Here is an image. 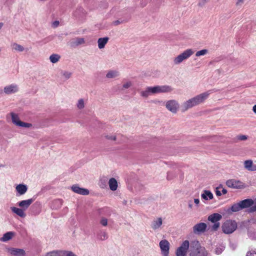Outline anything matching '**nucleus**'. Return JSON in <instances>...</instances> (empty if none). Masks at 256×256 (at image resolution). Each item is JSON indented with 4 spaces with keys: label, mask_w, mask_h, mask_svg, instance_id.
Masks as SVG:
<instances>
[{
    "label": "nucleus",
    "mask_w": 256,
    "mask_h": 256,
    "mask_svg": "<svg viewBox=\"0 0 256 256\" xmlns=\"http://www.w3.org/2000/svg\"><path fill=\"white\" fill-rule=\"evenodd\" d=\"M190 256H207V253L205 248L200 246L198 242H194L192 244Z\"/></svg>",
    "instance_id": "obj_1"
},
{
    "label": "nucleus",
    "mask_w": 256,
    "mask_h": 256,
    "mask_svg": "<svg viewBox=\"0 0 256 256\" xmlns=\"http://www.w3.org/2000/svg\"><path fill=\"white\" fill-rule=\"evenodd\" d=\"M222 232L226 234L232 233L237 228V224L234 220H226L222 226Z\"/></svg>",
    "instance_id": "obj_2"
},
{
    "label": "nucleus",
    "mask_w": 256,
    "mask_h": 256,
    "mask_svg": "<svg viewBox=\"0 0 256 256\" xmlns=\"http://www.w3.org/2000/svg\"><path fill=\"white\" fill-rule=\"evenodd\" d=\"M194 53L192 49H187L182 54L178 55L174 59V62L175 64H178L184 60L188 58Z\"/></svg>",
    "instance_id": "obj_3"
},
{
    "label": "nucleus",
    "mask_w": 256,
    "mask_h": 256,
    "mask_svg": "<svg viewBox=\"0 0 256 256\" xmlns=\"http://www.w3.org/2000/svg\"><path fill=\"white\" fill-rule=\"evenodd\" d=\"M150 88L152 94L170 92L173 90L172 86L168 85L156 86L154 87L150 86Z\"/></svg>",
    "instance_id": "obj_4"
},
{
    "label": "nucleus",
    "mask_w": 256,
    "mask_h": 256,
    "mask_svg": "<svg viewBox=\"0 0 256 256\" xmlns=\"http://www.w3.org/2000/svg\"><path fill=\"white\" fill-rule=\"evenodd\" d=\"M212 93V90H210L207 92L200 94L192 98L196 106L203 103L208 97Z\"/></svg>",
    "instance_id": "obj_5"
},
{
    "label": "nucleus",
    "mask_w": 256,
    "mask_h": 256,
    "mask_svg": "<svg viewBox=\"0 0 256 256\" xmlns=\"http://www.w3.org/2000/svg\"><path fill=\"white\" fill-rule=\"evenodd\" d=\"M46 256H76V255L70 251L56 250L47 252Z\"/></svg>",
    "instance_id": "obj_6"
},
{
    "label": "nucleus",
    "mask_w": 256,
    "mask_h": 256,
    "mask_svg": "<svg viewBox=\"0 0 256 256\" xmlns=\"http://www.w3.org/2000/svg\"><path fill=\"white\" fill-rule=\"evenodd\" d=\"M190 243L187 240H184L176 251V256H185L189 248Z\"/></svg>",
    "instance_id": "obj_7"
},
{
    "label": "nucleus",
    "mask_w": 256,
    "mask_h": 256,
    "mask_svg": "<svg viewBox=\"0 0 256 256\" xmlns=\"http://www.w3.org/2000/svg\"><path fill=\"white\" fill-rule=\"evenodd\" d=\"M166 107L172 112L176 114L179 108V104L176 100H169L166 102Z\"/></svg>",
    "instance_id": "obj_8"
},
{
    "label": "nucleus",
    "mask_w": 256,
    "mask_h": 256,
    "mask_svg": "<svg viewBox=\"0 0 256 256\" xmlns=\"http://www.w3.org/2000/svg\"><path fill=\"white\" fill-rule=\"evenodd\" d=\"M226 184L228 187L232 188L239 189L244 188V184L242 182L234 179L228 180Z\"/></svg>",
    "instance_id": "obj_9"
},
{
    "label": "nucleus",
    "mask_w": 256,
    "mask_h": 256,
    "mask_svg": "<svg viewBox=\"0 0 256 256\" xmlns=\"http://www.w3.org/2000/svg\"><path fill=\"white\" fill-rule=\"evenodd\" d=\"M160 247L162 256H168L170 250L169 242L166 240H162L160 242Z\"/></svg>",
    "instance_id": "obj_10"
},
{
    "label": "nucleus",
    "mask_w": 256,
    "mask_h": 256,
    "mask_svg": "<svg viewBox=\"0 0 256 256\" xmlns=\"http://www.w3.org/2000/svg\"><path fill=\"white\" fill-rule=\"evenodd\" d=\"M8 252L12 256H25L26 252L23 249L16 248H9Z\"/></svg>",
    "instance_id": "obj_11"
},
{
    "label": "nucleus",
    "mask_w": 256,
    "mask_h": 256,
    "mask_svg": "<svg viewBox=\"0 0 256 256\" xmlns=\"http://www.w3.org/2000/svg\"><path fill=\"white\" fill-rule=\"evenodd\" d=\"M206 224L204 222L197 224L193 227V232L194 234L203 232L206 230Z\"/></svg>",
    "instance_id": "obj_12"
},
{
    "label": "nucleus",
    "mask_w": 256,
    "mask_h": 256,
    "mask_svg": "<svg viewBox=\"0 0 256 256\" xmlns=\"http://www.w3.org/2000/svg\"><path fill=\"white\" fill-rule=\"evenodd\" d=\"M224 138L221 136H213L212 137H207L205 138L206 140L203 142H212V143H220L224 142L223 140Z\"/></svg>",
    "instance_id": "obj_13"
},
{
    "label": "nucleus",
    "mask_w": 256,
    "mask_h": 256,
    "mask_svg": "<svg viewBox=\"0 0 256 256\" xmlns=\"http://www.w3.org/2000/svg\"><path fill=\"white\" fill-rule=\"evenodd\" d=\"M72 191L78 194L86 196L89 194L88 189L80 188L78 185L74 184L72 186Z\"/></svg>",
    "instance_id": "obj_14"
},
{
    "label": "nucleus",
    "mask_w": 256,
    "mask_h": 256,
    "mask_svg": "<svg viewBox=\"0 0 256 256\" xmlns=\"http://www.w3.org/2000/svg\"><path fill=\"white\" fill-rule=\"evenodd\" d=\"M195 106H196V104H195V102L192 98L184 102L182 106V110L186 111Z\"/></svg>",
    "instance_id": "obj_15"
},
{
    "label": "nucleus",
    "mask_w": 256,
    "mask_h": 256,
    "mask_svg": "<svg viewBox=\"0 0 256 256\" xmlns=\"http://www.w3.org/2000/svg\"><path fill=\"white\" fill-rule=\"evenodd\" d=\"M4 91L7 94H14L18 91V88L16 84H10L4 87Z\"/></svg>",
    "instance_id": "obj_16"
},
{
    "label": "nucleus",
    "mask_w": 256,
    "mask_h": 256,
    "mask_svg": "<svg viewBox=\"0 0 256 256\" xmlns=\"http://www.w3.org/2000/svg\"><path fill=\"white\" fill-rule=\"evenodd\" d=\"M33 201L34 200L32 198L26 200H23L18 202V204L20 207L22 208V209L25 210L32 204Z\"/></svg>",
    "instance_id": "obj_17"
},
{
    "label": "nucleus",
    "mask_w": 256,
    "mask_h": 256,
    "mask_svg": "<svg viewBox=\"0 0 256 256\" xmlns=\"http://www.w3.org/2000/svg\"><path fill=\"white\" fill-rule=\"evenodd\" d=\"M242 209L249 208L252 206L254 200L250 198L244 200L240 202Z\"/></svg>",
    "instance_id": "obj_18"
},
{
    "label": "nucleus",
    "mask_w": 256,
    "mask_h": 256,
    "mask_svg": "<svg viewBox=\"0 0 256 256\" xmlns=\"http://www.w3.org/2000/svg\"><path fill=\"white\" fill-rule=\"evenodd\" d=\"M222 218L221 214L218 213H214L208 216V220L212 222H218Z\"/></svg>",
    "instance_id": "obj_19"
},
{
    "label": "nucleus",
    "mask_w": 256,
    "mask_h": 256,
    "mask_svg": "<svg viewBox=\"0 0 256 256\" xmlns=\"http://www.w3.org/2000/svg\"><path fill=\"white\" fill-rule=\"evenodd\" d=\"M109 38L108 37L100 38L98 40V47L100 49L104 48L106 44L108 43Z\"/></svg>",
    "instance_id": "obj_20"
},
{
    "label": "nucleus",
    "mask_w": 256,
    "mask_h": 256,
    "mask_svg": "<svg viewBox=\"0 0 256 256\" xmlns=\"http://www.w3.org/2000/svg\"><path fill=\"white\" fill-rule=\"evenodd\" d=\"M12 211L16 214L18 216L21 218H24L26 216L24 210L22 208H19L16 207H11Z\"/></svg>",
    "instance_id": "obj_21"
},
{
    "label": "nucleus",
    "mask_w": 256,
    "mask_h": 256,
    "mask_svg": "<svg viewBox=\"0 0 256 256\" xmlns=\"http://www.w3.org/2000/svg\"><path fill=\"white\" fill-rule=\"evenodd\" d=\"M108 185L110 190L115 191L118 188L117 180L114 178H110L108 181Z\"/></svg>",
    "instance_id": "obj_22"
},
{
    "label": "nucleus",
    "mask_w": 256,
    "mask_h": 256,
    "mask_svg": "<svg viewBox=\"0 0 256 256\" xmlns=\"http://www.w3.org/2000/svg\"><path fill=\"white\" fill-rule=\"evenodd\" d=\"M28 188L24 184H20L18 185L16 187V191L20 194L22 195L24 194L27 191Z\"/></svg>",
    "instance_id": "obj_23"
},
{
    "label": "nucleus",
    "mask_w": 256,
    "mask_h": 256,
    "mask_svg": "<svg viewBox=\"0 0 256 256\" xmlns=\"http://www.w3.org/2000/svg\"><path fill=\"white\" fill-rule=\"evenodd\" d=\"M202 198L205 200H208V199H212L214 196L212 194L210 191L205 190L202 194Z\"/></svg>",
    "instance_id": "obj_24"
},
{
    "label": "nucleus",
    "mask_w": 256,
    "mask_h": 256,
    "mask_svg": "<svg viewBox=\"0 0 256 256\" xmlns=\"http://www.w3.org/2000/svg\"><path fill=\"white\" fill-rule=\"evenodd\" d=\"M119 72L117 70H109L106 74V78H113L118 76Z\"/></svg>",
    "instance_id": "obj_25"
},
{
    "label": "nucleus",
    "mask_w": 256,
    "mask_h": 256,
    "mask_svg": "<svg viewBox=\"0 0 256 256\" xmlns=\"http://www.w3.org/2000/svg\"><path fill=\"white\" fill-rule=\"evenodd\" d=\"M85 42L84 39L82 38H76L75 39L73 40V41L72 42V46H78V45L84 44Z\"/></svg>",
    "instance_id": "obj_26"
},
{
    "label": "nucleus",
    "mask_w": 256,
    "mask_h": 256,
    "mask_svg": "<svg viewBox=\"0 0 256 256\" xmlns=\"http://www.w3.org/2000/svg\"><path fill=\"white\" fill-rule=\"evenodd\" d=\"M13 236L14 232H8L4 234L0 240L2 242H6L12 239Z\"/></svg>",
    "instance_id": "obj_27"
},
{
    "label": "nucleus",
    "mask_w": 256,
    "mask_h": 256,
    "mask_svg": "<svg viewBox=\"0 0 256 256\" xmlns=\"http://www.w3.org/2000/svg\"><path fill=\"white\" fill-rule=\"evenodd\" d=\"M162 218H160L154 221L152 227L154 230H156L162 224Z\"/></svg>",
    "instance_id": "obj_28"
},
{
    "label": "nucleus",
    "mask_w": 256,
    "mask_h": 256,
    "mask_svg": "<svg viewBox=\"0 0 256 256\" xmlns=\"http://www.w3.org/2000/svg\"><path fill=\"white\" fill-rule=\"evenodd\" d=\"M60 58V56L58 54H52L50 56V61L54 64L57 62Z\"/></svg>",
    "instance_id": "obj_29"
},
{
    "label": "nucleus",
    "mask_w": 256,
    "mask_h": 256,
    "mask_svg": "<svg viewBox=\"0 0 256 256\" xmlns=\"http://www.w3.org/2000/svg\"><path fill=\"white\" fill-rule=\"evenodd\" d=\"M12 49L18 52H21L24 50V48L22 46L16 43H14L12 45Z\"/></svg>",
    "instance_id": "obj_30"
},
{
    "label": "nucleus",
    "mask_w": 256,
    "mask_h": 256,
    "mask_svg": "<svg viewBox=\"0 0 256 256\" xmlns=\"http://www.w3.org/2000/svg\"><path fill=\"white\" fill-rule=\"evenodd\" d=\"M132 86V82L130 80H124L122 82V90L128 89Z\"/></svg>",
    "instance_id": "obj_31"
},
{
    "label": "nucleus",
    "mask_w": 256,
    "mask_h": 256,
    "mask_svg": "<svg viewBox=\"0 0 256 256\" xmlns=\"http://www.w3.org/2000/svg\"><path fill=\"white\" fill-rule=\"evenodd\" d=\"M11 116L12 122L18 126V122H20L18 114L12 112Z\"/></svg>",
    "instance_id": "obj_32"
},
{
    "label": "nucleus",
    "mask_w": 256,
    "mask_h": 256,
    "mask_svg": "<svg viewBox=\"0 0 256 256\" xmlns=\"http://www.w3.org/2000/svg\"><path fill=\"white\" fill-rule=\"evenodd\" d=\"M252 161L251 160H246L244 162V168L248 170H253L252 168Z\"/></svg>",
    "instance_id": "obj_33"
},
{
    "label": "nucleus",
    "mask_w": 256,
    "mask_h": 256,
    "mask_svg": "<svg viewBox=\"0 0 256 256\" xmlns=\"http://www.w3.org/2000/svg\"><path fill=\"white\" fill-rule=\"evenodd\" d=\"M150 88V86L147 87L145 90L142 91L140 92V96L144 98L148 97L150 94H152Z\"/></svg>",
    "instance_id": "obj_34"
},
{
    "label": "nucleus",
    "mask_w": 256,
    "mask_h": 256,
    "mask_svg": "<svg viewBox=\"0 0 256 256\" xmlns=\"http://www.w3.org/2000/svg\"><path fill=\"white\" fill-rule=\"evenodd\" d=\"M242 210L240 205V202L234 204L231 206V210L233 212H238L239 210Z\"/></svg>",
    "instance_id": "obj_35"
},
{
    "label": "nucleus",
    "mask_w": 256,
    "mask_h": 256,
    "mask_svg": "<svg viewBox=\"0 0 256 256\" xmlns=\"http://www.w3.org/2000/svg\"><path fill=\"white\" fill-rule=\"evenodd\" d=\"M248 138V136H247L246 135H242V134L238 135L234 138V142H238V140H241V141L245 140H247Z\"/></svg>",
    "instance_id": "obj_36"
},
{
    "label": "nucleus",
    "mask_w": 256,
    "mask_h": 256,
    "mask_svg": "<svg viewBox=\"0 0 256 256\" xmlns=\"http://www.w3.org/2000/svg\"><path fill=\"white\" fill-rule=\"evenodd\" d=\"M208 53V50L204 49L199 51H198L196 54V56L198 57L202 56H204Z\"/></svg>",
    "instance_id": "obj_37"
},
{
    "label": "nucleus",
    "mask_w": 256,
    "mask_h": 256,
    "mask_svg": "<svg viewBox=\"0 0 256 256\" xmlns=\"http://www.w3.org/2000/svg\"><path fill=\"white\" fill-rule=\"evenodd\" d=\"M76 106L78 109H82L84 107V102L83 99L81 98L78 100Z\"/></svg>",
    "instance_id": "obj_38"
},
{
    "label": "nucleus",
    "mask_w": 256,
    "mask_h": 256,
    "mask_svg": "<svg viewBox=\"0 0 256 256\" xmlns=\"http://www.w3.org/2000/svg\"><path fill=\"white\" fill-rule=\"evenodd\" d=\"M18 126L24 128H30L32 126L31 124L24 122H20L18 123Z\"/></svg>",
    "instance_id": "obj_39"
},
{
    "label": "nucleus",
    "mask_w": 256,
    "mask_h": 256,
    "mask_svg": "<svg viewBox=\"0 0 256 256\" xmlns=\"http://www.w3.org/2000/svg\"><path fill=\"white\" fill-rule=\"evenodd\" d=\"M62 74L66 80H68L70 78L72 73L68 72H62Z\"/></svg>",
    "instance_id": "obj_40"
},
{
    "label": "nucleus",
    "mask_w": 256,
    "mask_h": 256,
    "mask_svg": "<svg viewBox=\"0 0 256 256\" xmlns=\"http://www.w3.org/2000/svg\"><path fill=\"white\" fill-rule=\"evenodd\" d=\"M214 224L212 226V230L214 231H216L218 230V228L220 226V224L219 222H214Z\"/></svg>",
    "instance_id": "obj_41"
},
{
    "label": "nucleus",
    "mask_w": 256,
    "mask_h": 256,
    "mask_svg": "<svg viewBox=\"0 0 256 256\" xmlns=\"http://www.w3.org/2000/svg\"><path fill=\"white\" fill-rule=\"evenodd\" d=\"M104 137L106 138L115 141L116 140V136L114 135H106Z\"/></svg>",
    "instance_id": "obj_42"
},
{
    "label": "nucleus",
    "mask_w": 256,
    "mask_h": 256,
    "mask_svg": "<svg viewBox=\"0 0 256 256\" xmlns=\"http://www.w3.org/2000/svg\"><path fill=\"white\" fill-rule=\"evenodd\" d=\"M246 256H256V250H251L247 252Z\"/></svg>",
    "instance_id": "obj_43"
},
{
    "label": "nucleus",
    "mask_w": 256,
    "mask_h": 256,
    "mask_svg": "<svg viewBox=\"0 0 256 256\" xmlns=\"http://www.w3.org/2000/svg\"><path fill=\"white\" fill-rule=\"evenodd\" d=\"M208 2V0H199L198 6L200 7L204 6L205 4Z\"/></svg>",
    "instance_id": "obj_44"
},
{
    "label": "nucleus",
    "mask_w": 256,
    "mask_h": 256,
    "mask_svg": "<svg viewBox=\"0 0 256 256\" xmlns=\"http://www.w3.org/2000/svg\"><path fill=\"white\" fill-rule=\"evenodd\" d=\"M100 238L101 240H104L108 238V236L106 232H103L100 236Z\"/></svg>",
    "instance_id": "obj_45"
},
{
    "label": "nucleus",
    "mask_w": 256,
    "mask_h": 256,
    "mask_svg": "<svg viewBox=\"0 0 256 256\" xmlns=\"http://www.w3.org/2000/svg\"><path fill=\"white\" fill-rule=\"evenodd\" d=\"M220 188H222V186H219L216 188V194L217 196H220L222 194V192L220 190Z\"/></svg>",
    "instance_id": "obj_46"
},
{
    "label": "nucleus",
    "mask_w": 256,
    "mask_h": 256,
    "mask_svg": "<svg viewBox=\"0 0 256 256\" xmlns=\"http://www.w3.org/2000/svg\"><path fill=\"white\" fill-rule=\"evenodd\" d=\"M100 224L104 226H106L108 224V220L106 218H102L100 220Z\"/></svg>",
    "instance_id": "obj_47"
},
{
    "label": "nucleus",
    "mask_w": 256,
    "mask_h": 256,
    "mask_svg": "<svg viewBox=\"0 0 256 256\" xmlns=\"http://www.w3.org/2000/svg\"><path fill=\"white\" fill-rule=\"evenodd\" d=\"M161 142L156 138H153L150 140L146 142Z\"/></svg>",
    "instance_id": "obj_48"
},
{
    "label": "nucleus",
    "mask_w": 256,
    "mask_h": 256,
    "mask_svg": "<svg viewBox=\"0 0 256 256\" xmlns=\"http://www.w3.org/2000/svg\"><path fill=\"white\" fill-rule=\"evenodd\" d=\"M124 22V20L120 21V20H116L114 21V22H113V24H114V25H115V26H117V25H118V24H120L122 23V22Z\"/></svg>",
    "instance_id": "obj_49"
},
{
    "label": "nucleus",
    "mask_w": 256,
    "mask_h": 256,
    "mask_svg": "<svg viewBox=\"0 0 256 256\" xmlns=\"http://www.w3.org/2000/svg\"><path fill=\"white\" fill-rule=\"evenodd\" d=\"M222 190V194H225L227 193V190L224 188H223L222 187V188H221Z\"/></svg>",
    "instance_id": "obj_50"
},
{
    "label": "nucleus",
    "mask_w": 256,
    "mask_h": 256,
    "mask_svg": "<svg viewBox=\"0 0 256 256\" xmlns=\"http://www.w3.org/2000/svg\"><path fill=\"white\" fill-rule=\"evenodd\" d=\"M256 211V206H252L250 208V212H255Z\"/></svg>",
    "instance_id": "obj_51"
},
{
    "label": "nucleus",
    "mask_w": 256,
    "mask_h": 256,
    "mask_svg": "<svg viewBox=\"0 0 256 256\" xmlns=\"http://www.w3.org/2000/svg\"><path fill=\"white\" fill-rule=\"evenodd\" d=\"M194 202L196 204H199V202H200V200L198 198H195L194 200Z\"/></svg>",
    "instance_id": "obj_52"
},
{
    "label": "nucleus",
    "mask_w": 256,
    "mask_h": 256,
    "mask_svg": "<svg viewBox=\"0 0 256 256\" xmlns=\"http://www.w3.org/2000/svg\"><path fill=\"white\" fill-rule=\"evenodd\" d=\"M252 110L255 114H256V104L252 108Z\"/></svg>",
    "instance_id": "obj_53"
},
{
    "label": "nucleus",
    "mask_w": 256,
    "mask_h": 256,
    "mask_svg": "<svg viewBox=\"0 0 256 256\" xmlns=\"http://www.w3.org/2000/svg\"><path fill=\"white\" fill-rule=\"evenodd\" d=\"M244 2V0H238L237 2H236V5L238 4L239 3H242Z\"/></svg>",
    "instance_id": "obj_54"
},
{
    "label": "nucleus",
    "mask_w": 256,
    "mask_h": 256,
    "mask_svg": "<svg viewBox=\"0 0 256 256\" xmlns=\"http://www.w3.org/2000/svg\"><path fill=\"white\" fill-rule=\"evenodd\" d=\"M59 24V22L58 21H55L54 22V24L56 26H57Z\"/></svg>",
    "instance_id": "obj_55"
},
{
    "label": "nucleus",
    "mask_w": 256,
    "mask_h": 256,
    "mask_svg": "<svg viewBox=\"0 0 256 256\" xmlns=\"http://www.w3.org/2000/svg\"><path fill=\"white\" fill-rule=\"evenodd\" d=\"M4 24L2 22H0V30L2 28V27Z\"/></svg>",
    "instance_id": "obj_56"
},
{
    "label": "nucleus",
    "mask_w": 256,
    "mask_h": 256,
    "mask_svg": "<svg viewBox=\"0 0 256 256\" xmlns=\"http://www.w3.org/2000/svg\"><path fill=\"white\" fill-rule=\"evenodd\" d=\"M216 253L217 254H220V251H219V250H216Z\"/></svg>",
    "instance_id": "obj_57"
},
{
    "label": "nucleus",
    "mask_w": 256,
    "mask_h": 256,
    "mask_svg": "<svg viewBox=\"0 0 256 256\" xmlns=\"http://www.w3.org/2000/svg\"><path fill=\"white\" fill-rule=\"evenodd\" d=\"M192 204H189V206H190V208H191V207H192Z\"/></svg>",
    "instance_id": "obj_58"
}]
</instances>
